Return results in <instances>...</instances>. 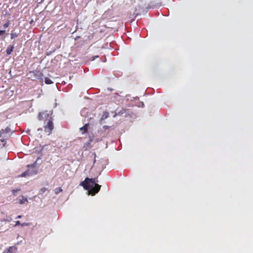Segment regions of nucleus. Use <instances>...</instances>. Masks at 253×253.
<instances>
[{"label":"nucleus","mask_w":253,"mask_h":253,"mask_svg":"<svg viewBox=\"0 0 253 253\" xmlns=\"http://www.w3.org/2000/svg\"><path fill=\"white\" fill-rule=\"evenodd\" d=\"M98 181L96 178H86L81 183V185L85 190H88L89 194L94 196L99 191L101 188L100 185L96 183Z\"/></svg>","instance_id":"nucleus-1"},{"label":"nucleus","mask_w":253,"mask_h":253,"mask_svg":"<svg viewBox=\"0 0 253 253\" xmlns=\"http://www.w3.org/2000/svg\"><path fill=\"white\" fill-rule=\"evenodd\" d=\"M29 78L33 81L40 80L43 82V74L40 71H31L29 73Z\"/></svg>","instance_id":"nucleus-2"},{"label":"nucleus","mask_w":253,"mask_h":253,"mask_svg":"<svg viewBox=\"0 0 253 253\" xmlns=\"http://www.w3.org/2000/svg\"><path fill=\"white\" fill-rule=\"evenodd\" d=\"M38 118L39 120L44 121V124H45L46 122L50 120V119H53V118L51 116V114L50 113V112H48L47 111H44L39 113Z\"/></svg>","instance_id":"nucleus-3"},{"label":"nucleus","mask_w":253,"mask_h":253,"mask_svg":"<svg viewBox=\"0 0 253 253\" xmlns=\"http://www.w3.org/2000/svg\"><path fill=\"white\" fill-rule=\"evenodd\" d=\"M44 130L45 132L49 135L51 133L52 130L54 128L53 119H50V120L46 122L45 124L44 123Z\"/></svg>","instance_id":"nucleus-4"},{"label":"nucleus","mask_w":253,"mask_h":253,"mask_svg":"<svg viewBox=\"0 0 253 253\" xmlns=\"http://www.w3.org/2000/svg\"><path fill=\"white\" fill-rule=\"evenodd\" d=\"M89 127V124H85L83 127L80 128V130L82 134H84L86 133L88 131V128Z\"/></svg>","instance_id":"nucleus-5"},{"label":"nucleus","mask_w":253,"mask_h":253,"mask_svg":"<svg viewBox=\"0 0 253 253\" xmlns=\"http://www.w3.org/2000/svg\"><path fill=\"white\" fill-rule=\"evenodd\" d=\"M14 48V44H13L12 45H10L8 47H7V48H6V54L7 55H10L11 53V52L13 51Z\"/></svg>","instance_id":"nucleus-6"},{"label":"nucleus","mask_w":253,"mask_h":253,"mask_svg":"<svg viewBox=\"0 0 253 253\" xmlns=\"http://www.w3.org/2000/svg\"><path fill=\"white\" fill-rule=\"evenodd\" d=\"M16 248L13 247H10L7 250L4 251L3 253H15L14 251Z\"/></svg>","instance_id":"nucleus-7"},{"label":"nucleus","mask_w":253,"mask_h":253,"mask_svg":"<svg viewBox=\"0 0 253 253\" xmlns=\"http://www.w3.org/2000/svg\"><path fill=\"white\" fill-rule=\"evenodd\" d=\"M109 116V113L108 112H107V111L104 112L101 118V119H100L101 121L106 119L107 118H108Z\"/></svg>","instance_id":"nucleus-8"},{"label":"nucleus","mask_w":253,"mask_h":253,"mask_svg":"<svg viewBox=\"0 0 253 253\" xmlns=\"http://www.w3.org/2000/svg\"><path fill=\"white\" fill-rule=\"evenodd\" d=\"M32 175V173H31L29 171V170H26L25 172H23L21 174V177H25L26 176H29Z\"/></svg>","instance_id":"nucleus-9"},{"label":"nucleus","mask_w":253,"mask_h":253,"mask_svg":"<svg viewBox=\"0 0 253 253\" xmlns=\"http://www.w3.org/2000/svg\"><path fill=\"white\" fill-rule=\"evenodd\" d=\"M110 126H104L102 127L103 130H101L99 131H98V133H100V135H102L103 133V131H105L107 129H108Z\"/></svg>","instance_id":"nucleus-10"},{"label":"nucleus","mask_w":253,"mask_h":253,"mask_svg":"<svg viewBox=\"0 0 253 253\" xmlns=\"http://www.w3.org/2000/svg\"><path fill=\"white\" fill-rule=\"evenodd\" d=\"M28 202V200L26 198H25L24 197H22V199H20L19 200V203L20 204H24L25 202Z\"/></svg>","instance_id":"nucleus-11"},{"label":"nucleus","mask_w":253,"mask_h":253,"mask_svg":"<svg viewBox=\"0 0 253 253\" xmlns=\"http://www.w3.org/2000/svg\"><path fill=\"white\" fill-rule=\"evenodd\" d=\"M45 83L47 84H53V82L49 78H45Z\"/></svg>","instance_id":"nucleus-12"},{"label":"nucleus","mask_w":253,"mask_h":253,"mask_svg":"<svg viewBox=\"0 0 253 253\" xmlns=\"http://www.w3.org/2000/svg\"><path fill=\"white\" fill-rule=\"evenodd\" d=\"M18 36V34L16 33H12L10 34V38L11 39H13L16 37H17Z\"/></svg>","instance_id":"nucleus-13"},{"label":"nucleus","mask_w":253,"mask_h":253,"mask_svg":"<svg viewBox=\"0 0 253 253\" xmlns=\"http://www.w3.org/2000/svg\"><path fill=\"white\" fill-rule=\"evenodd\" d=\"M9 24H10L9 21L8 20L6 22V23H5L3 24V27L4 28H6L9 26Z\"/></svg>","instance_id":"nucleus-14"},{"label":"nucleus","mask_w":253,"mask_h":253,"mask_svg":"<svg viewBox=\"0 0 253 253\" xmlns=\"http://www.w3.org/2000/svg\"><path fill=\"white\" fill-rule=\"evenodd\" d=\"M62 191V189L61 188L59 187V188H56L55 189V193L56 194H58L60 192H61Z\"/></svg>","instance_id":"nucleus-15"},{"label":"nucleus","mask_w":253,"mask_h":253,"mask_svg":"<svg viewBox=\"0 0 253 253\" xmlns=\"http://www.w3.org/2000/svg\"><path fill=\"white\" fill-rule=\"evenodd\" d=\"M30 223H23L22 224H21V226L23 227V226H29L30 225Z\"/></svg>","instance_id":"nucleus-16"},{"label":"nucleus","mask_w":253,"mask_h":253,"mask_svg":"<svg viewBox=\"0 0 253 253\" xmlns=\"http://www.w3.org/2000/svg\"><path fill=\"white\" fill-rule=\"evenodd\" d=\"M28 168L31 167L32 168H34L35 167V164H33V165H28L27 166Z\"/></svg>","instance_id":"nucleus-17"},{"label":"nucleus","mask_w":253,"mask_h":253,"mask_svg":"<svg viewBox=\"0 0 253 253\" xmlns=\"http://www.w3.org/2000/svg\"><path fill=\"white\" fill-rule=\"evenodd\" d=\"M19 225H21V223H20V222L19 220H18V221H16V223H15L14 226H18Z\"/></svg>","instance_id":"nucleus-18"},{"label":"nucleus","mask_w":253,"mask_h":253,"mask_svg":"<svg viewBox=\"0 0 253 253\" xmlns=\"http://www.w3.org/2000/svg\"><path fill=\"white\" fill-rule=\"evenodd\" d=\"M5 33V31L4 30H0V36Z\"/></svg>","instance_id":"nucleus-19"},{"label":"nucleus","mask_w":253,"mask_h":253,"mask_svg":"<svg viewBox=\"0 0 253 253\" xmlns=\"http://www.w3.org/2000/svg\"><path fill=\"white\" fill-rule=\"evenodd\" d=\"M21 217H22V215H18V216H17V218H21Z\"/></svg>","instance_id":"nucleus-20"},{"label":"nucleus","mask_w":253,"mask_h":253,"mask_svg":"<svg viewBox=\"0 0 253 253\" xmlns=\"http://www.w3.org/2000/svg\"><path fill=\"white\" fill-rule=\"evenodd\" d=\"M94 59H95V57H93V58L92 60H94Z\"/></svg>","instance_id":"nucleus-21"}]
</instances>
